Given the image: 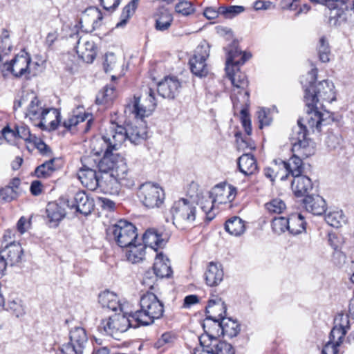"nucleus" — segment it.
Returning <instances> with one entry per match:
<instances>
[{"label":"nucleus","mask_w":354,"mask_h":354,"mask_svg":"<svg viewBox=\"0 0 354 354\" xmlns=\"http://www.w3.org/2000/svg\"><path fill=\"white\" fill-rule=\"evenodd\" d=\"M317 77V68H313L308 73L305 84L301 80L304 89V100L306 104V116L297 120V125L292 129L290 141L292 145V151L297 153L304 158H308L315 153L314 142L307 138V123L313 131L315 129L321 131L323 125L327 124V118L329 113H322L319 109L324 107V102H332L335 100L334 84L328 80L316 82Z\"/></svg>","instance_id":"obj_1"},{"label":"nucleus","mask_w":354,"mask_h":354,"mask_svg":"<svg viewBox=\"0 0 354 354\" xmlns=\"http://www.w3.org/2000/svg\"><path fill=\"white\" fill-rule=\"evenodd\" d=\"M100 171L104 174L101 176L99 187L111 194H118L122 186L130 188L134 185V180L129 176L124 158L110 149L104 151Z\"/></svg>","instance_id":"obj_2"},{"label":"nucleus","mask_w":354,"mask_h":354,"mask_svg":"<svg viewBox=\"0 0 354 354\" xmlns=\"http://www.w3.org/2000/svg\"><path fill=\"white\" fill-rule=\"evenodd\" d=\"M146 137L147 131L143 126L138 127L128 124L126 127H123L112 124L110 127V135L107 133L102 137V139L106 145L105 149H110L113 152L127 139H129L131 142L138 145Z\"/></svg>","instance_id":"obj_3"},{"label":"nucleus","mask_w":354,"mask_h":354,"mask_svg":"<svg viewBox=\"0 0 354 354\" xmlns=\"http://www.w3.org/2000/svg\"><path fill=\"white\" fill-rule=\"evenodd\" d=\"M140 309L130 314L138 324L149 325L155 319L161 318L164 313V304L157 296L150 292L144 294L140 300Z\"/></svg>","instance_id":"obj_4"},{"label":"nucleus","mask_w":354,"mask_h":354,"mask_svg":"<svg viewBox=\"0 0 354 354\" xmlns=\"http://www.w3.org/2000/svg\"><path fill=\"white\" fill-rule=\"evenodd\" d=\"M26 115L32 120H39L37 125L43 130L48 131L57 128L61 118L57 109L44 108L41 102L36 96L31 100Z\"/></svg>","instance_id":"obj_5"},{"label":"nucleus","mask_w":354,"mask_h":354,"mask_svg":"<svg viewBox=\"0 0 354 354\" xmlns=\"http://www.w3.org/2000/svg\"><path fill=\"white\" fill-rule=\"evenodd\" d=\"M172 223L178 229L184 230L193 225L196 216L194 203L185 198L175 201L171 207Z\"/></svg>","instance_id":"obj_6"},{"label":"nucleus","mask_w":354,"mask_h":354,"mask_svg":"<svg viewBox=\"0 0 354 354\" xmlns=\"http://www.w3.org/2000/svg\"><path fill=\"white\" fill-rule=\"evenodd\" d=\"M136 227L126 220H120L106 230L108 237L120 248H126L136 241Z\"/></svg>","instance_id":"obj_7"},{"label":"nucleus","mask_w":354,"mask_h":354,"mask_svg":"<svg viewBox=\"0 0 354 354\" xmlns=\"http://www.w3.org/2000/svg\"><path fill=\"white\" fill-rule=\"evenodd\" d=\"M313 3L325 5L329 10L328 24L331 26L348 23L351 0H309Z\"/></svg>","instance_id":"obj_8"},{"label":"nucleus","mask_w":354,"mask_h":354,"mask_svg":"<svg viewBox=\"0 0 354 354\" xmlns=\"http://www.w3.org/2000/svg\"><path fill=\"white\" fill-rule=\"evenodd\" d=\"M156 106L154 91L149 87L144 89L141 97L134 96L127 105L126 109L137 118H142L150 114Z\"/></svg>","instance_id":"obj_9"},{"label":"nucleus","mask_w":354,"mask_h":354,"mask_svg":"<svg viewBox=\"0 0 354 354\" xmlns=\"http://www.w3.org/2000/svg\"><path fill=\"white\" fill-rule=\"evenodd\" d=\"M131 326L129 318L124 313H118L102 320L98 330L117 339L119 333L127 331Z\"/></svg>","instance_id":"obj_10"},{"label":"nucleus","mask_w":354,"mask_h":354,"mask_svg":"<svg viewBox=\"0 0 354 354\" xmlns=\"http://www.w3.org/2000/svg\"><path fill=\"white\" fill-rule=\"evenodd\" d=\"M234 110H239L242 125L247 135L252 133V125L248 108L250 106L249 92L248 91H236L233 89L231 95Z\"/></svg>","instance_id":"obj_11"},{"label":"nucleus","mask_w":354,"mask_h":354,"mask_svg":"<svg viewBox=\"0 0 354 354\" xmlns=\"http://www.w3.org/2000/svg\"><path fill=\"white\" fill-rule=\"evenodd\" d=\"M138 197L147 208L160 207L165 200L164 191L159 186L147 183L140 187Z\"/></svg>","instance_id":"obj_12"},{"label":"nucleus","mask_w":354,"mask_h":354,"mask_svg":"<svg viewBox=\"0 0 354 354\" xmlns=\"http://www.w3.org/2000/svg\"><path fill=\"white\" fill-rule=\"evenodd\" d=\"M207 48L199 46L194 51V55L189 59V64L192 73L198 77H205L208 73L206 59L209 57Z\"/></svg>","instance_id":"obj_13"},{"label":"nucleus","mask_w":354,"mask_h":354,"mask_svg":"<svg viewBox=\"0 0 354 354\" xmlns=\"http://www.w3.org/2000/svg\"><path fill=\"white\" fill-rule=\"evenodd\" d=\"M70 342L64 344L62 352L74 351L75 354H82L88 337L86 330L82 327H75L69 333Z\"/></svg>","instance_id":"obj_14"},{"label":"nucleus","mask_w":354,"mask_h":354,"mask_svg":"<svg viewBox=\"0 0 354 354\" xmlns=\"http://www.w3.org/2000/svg\"><path fill=\"white\" fill-rule=\"evenodd\" d=\"M31 57L27 54L17 55L10 62L3 64L4 70L10 72L15 77H27L30 74Z\"/></svg>","instance_id":"obj_15"},{"label":"nucleus","mask_w":354,"mask_h":354,"mask_svg":"<svg viewBox=\"0 0 354 354\" xmlns=\"http://www.w3.org/2000/svg\"><path fill=\"white\" fill-rule=\"evenodd\" d=\"M209 193L217 204H226L232 202L235 198L236 188L226 183H222L215 185Z\"/></svg>","instance_id":"obj_16"},{"label":"nucleus","mask_w":354,"mask_h":354,"mask_svg":"<svg viewBox=\"0 0 354 354\" xmlns=\"http://www.w3.org/2000/svg\"><path fill=\"white\" fill-rule=\"evenodd\" d=\"M225 49L227 53L225 69H227L228 66L238 68L252 56L250 53L241 51L235 41Z\"/></svg>","instance_id":"obj_17"},{"label":"nucleus","mask_w":354,"mask_h":354,"mask_svg":"<svg viewBox=\"0 0 354 354\" xmlns=\"http://www.w3.org/2000/svg\"><path fill=\"white\" fill-rule=\"evenodd\" d=\"M67 206L75 208L76 210L85 216L90 214L94 209V201L89 197L85 192H78L74 196V202L70 204L67 201Z\"/></svg>","instance_id":"obj_18"},{"label":"nucleus","mask_w":354,"mask_h":354,"mask_svg":"<svg viewBox=\"0 0 354 354\" xmlns=\"http://www.w3.org/2000/svg\"><path fill=\"white\" fill-rule=\"evenodd\" d=\"M167 234L159 232L155 229L147 230L142 236L143 245L149 247L157 251L158 248H162L165 246L168 241Z\"/></svg>","instance_id":"obj_19"},{"label":"nucleus","mask_w":354,"mask_h":354,"mask_svg":"<svg viewBox=\"0 0 354 354\" xmlns=\"http://www.w3.org/2000/svg\"><path fill=\"white\" fill-rule=\"evenodd\" d=\"M180 83L176 77H167L158 84V94L163 98L174 99L179 93Z\"/></svg>","instance_id":"obj_20"},{"label":"nucleus","mask_w":354,"mask_h":354,"mask_svg":"<svg viewBox=\"0 0 354 354\" xmlns=\"http://www.w3.org/2000/svg\"><path fill=\"white\" fill-rule=\"evenodd\" d=\"M226 310V306L221 298L209 299L205 308L207 319L212 320L216 324L225 317Z\"/></svg>","instance_id":"obj_21"},{"label":"nucleus","mask_w":354,"mask_h":354,"mask_svg":"<svg viewBox=\"0 0 354 354\" xmlns=\"http://www.w3.org/2000/svg\"><path fill=\"white\" fill-rule=\"evenodd\" d=\"M1 255L10 266L17 265L21 261L24 250L19 243L12 242L0 250Z\"/></svg>","instance_id":"obj_22"},{"label":"nucleus","mask_w":354,"mask_h":354,"mask_svg":"<svg viewBox=\"0 0 354 354\" xmlns=\"http://www.w3.org/2000/svg\"><path fill=\"white\" fill-rule=\"evenodd\" d=\"M279 167L286 174V179L290 174L295 178L301 175L303 171V162L297 155H293L288 162L279 159Z\"/></svg>","instance_id":"obj_23"},{"label":"nucleus","mask_w":354,"mask_h":354,"mask_svg":"<svg viewBox=\"0 0 354 354\" xmlns=\"http://www.w3.org/2000/svg\"><path fill=\"white\" fill-rule=\"evenodd\" d=\"M302 202L306 211L314 215H322L326 212V201L319 195H307Z\"/></svg>","instance_id":"obj_24"},{"label":"nucleus","mask_w":354,"mask_h":354,"mask_svg":"<svg viewBox=\"0 0 354 354\" xmlns=\"http://www.w3.org/2000/svg\"><path fill=\"white\" fill-rule=\"evenodd\" d=\"M76 51L79 57L86 63H92L95 59L97 52L96 46L93 41H81L78 39Z\"/></svg>","instance_id":"obj_25"},{"label":"nucleus","mask_w":354,"mask_h":354,"mask_svg":"<svg viewBox=\"0 0 354 354\" xmlns=\"http://www.w3.org/2000/svg\"><path fill=\"white\" fill-rule=\"evenodd\" d=\"M292 189L297 197L310 195L313 185L310 178L306 176L299 175L293 178L291 183Z\"/></svg>","instance_id":"obj_26"},{"label":"nucleus","mask_w":354,"mask_h":354,"mask_svg":"<svg viewBox=\"0 0 354 354\" xmlns=\"http://www.w3.org/2000/svg\"><path fill=\"white\" fill-rule=\"evenodd\" d=\"M2 135L6 140L9 141L12 138H19L25 141H30L31 133L29 128L26 125L15 124L13 128L9 125L6 126L2 130Z\"/></svg>","instance_id":"obj_27"},{"label":"nucleus","mask_w":354,"mask_h":354,"mask_svg":"<svg viewBox=\"0 0 354 354\" xmlns=\"http://www.w3.org/2000/svg\"><path fill=\"white\" fill-rule=\"evenodd\" d=\"M223 270L220 263L210 262L205 273L206 283L209 286H218L223 279Z\"/></svg>","instance_id":"obj_28"},{"label":"nucleus","mask_w":354,"mask_h":354,"mask_svg":"<svg viewBox=\"0 0 354 354\" xmlns=\"http://www.w3.org/2000/svg\"><path fill=\"white\" fill-rule=\"evenodd\" d=\"M152 272L160 278L169 277L171 275L172 270L169 260L162 252L156 254Z\"/></svg>","instance_id":"obj_29"},{"label":"nucleus","mask_w":354,"mask_h":354,"mask_svg":"<svg viewBox=\"0 0 354 354\" xmlns=\"http://www.w3.org/2000/svg\"><path fill=\"white\" fill-rule=\"evenodd\" d=\"M78 177L82 184L88 189L95 190L100 185L101 177H99L96 171L80 169Z\"/></svg>","instance_id":"obj_30"},{"label":"nucleus","mask_w":354,"mask_h":354,"mask_svg":"<svg viewBox=\"0 0 354 354\" xmlns=\"http://www.w3.org/2000/svg\"><path fill=\"white\" fill-rule=\"evenodd\" d=\"M227 77L230 80L234 89L236 91H246L245 88L248 86V80L246 75L239 71L238 68H233L228 66L225 69Z\"/></svg>","instance_id":"obj_31"},{"label":"nucleus","mask_w":354,"mask_h":354,"mask_svg":"<svg viewBox=\"0 0 354 354\" xmlns=\"http://www.w3.org/2000/svg\"><path fill=\"white\" fill-rule=\"evenodd\" d=\"M239 171L245 176L255 174L258 169L257 160L250 153H243L238 158L237 161Z\"/></svg>","instance_id":"obj_32"},{"label":"nucleus","mask_w":354,"mask_h":354,"mask_svg":"<svg viewBox=\"0 0 354 354\" xmlns=\"http://www.w3.org/2000/svg\"><path fill=\"white\" fill-rule=\"evenodd\" d=\"M46 214L50 226L55 227L58 225L59 221L64 218L66 212L59 204L52 202L47 205Z\"/></svg>","instance_id":"obj_33"},{"label":"nucleus","mask_w":354,"mask_h":354,"mask_svg":"<svg viewBox=\"0 0 354 354\" xmlns=\"http://www.w3.org/2000/svg\"><path fill=\"white\" fill-rule=\"evenodd\" d=\"M221 333L230 338L236 337L240 332V325L231 318L223 317L216 324Z\"/></svg>","instance_id":"obj_34"},{"label":"nucleus","mask_w":354,"mask_h":354,"mask_svg":"<svg viewBox=\"0 0 354 354\" xmlns=\"http://www.w3.org/2000/svg\"><path fill=\"white\" fill-rule=\"evenodd\" d=\"M98 301L104 308H108L112 311L119 309L122 310V306L119 302L118 296L109 290L104 291L99 295Z\"/></svg>","instance_id":"obj_35"},{"label":"nucleus","mask_w":354,"mask_h":354,"mask_svg":"<svg viewBox=\"0 0 354 354\" xmlns=\"http://www.w3.org/2000/svg\"><path fill=\"white\" fill-rule=\"evenodd\" d=\"M173 21V16L169 11L165 8L158 9L156 15L155 28L158 31H165L168 30Z\"/></svg>","instance_id":"obj_36"},{"label":"nucleus","mask_w":354,"mask_h":354,"mask_svg":"<svg viewBox=\"0 0 354 354\" xmlns=\"http://www.w3.org/2000/svg\"><path fill=\"white\" fill-rule=\"evenodd\" d=\"M88 119L85 124L84 131L86 132L90 129L92 122V115L90 113L84 112L82 114L80 111L76 115H73L65 120L63 122L64 127L70 130L73 127L77 125L80 122H83Z\"/></svg>","instance_id":"obj_37"},{"label":"nucleus","mask_w":354,"mask_h":354,"mask_svg":"<svg viewBox=\"0 0 354 354\" xmlns=\"http://www.w3.org/2000/svg\"><path fill=\"white\" fill-rule=\"evenodd\" d=\"M127 249L126 256L127 260L132 263H136L142 261L145 255V247L142 243L136 244V242L131 243L126 247Z\"/></svg>","instance_id":"obj_38"},{"label":"nucleus","mask_w":354,"mask_h":354,"mask_svg":"<svg viewBox=\"0 0 354 354\" xmlns=\"http://www.w3.org/2000/svg\"><path fill=\"white\" fill-rule=\"evenodd\" d=\"M198 204L205 214L208 221H212L215 217L214 208L216 203L214 201V198L209 192L198 200Z\"/></svg>","instance_id":"obj_39"},{"label":"nucleus","mask_w":354,"mask_h":354,"mask_svg":"<svg viewBox=\"0 0 354 354\" xmlns=\"http://www.w3.org/2000/svg\"><path fill=\"white\" fill-rule=\"evenodd\" d=\"M288 231L293 235L305 232L306 222L304 217L301 214H292L288 218Z\"/></svg>","instance_id":"obj_40"},{"label":"nucleus","mask_w":354,"mask_h":354,"mask_svg":"<svg viewBox=\"0 0 354 354\" xmlns=\"http://www.w3.org/2000/svg\"><path fill=\"white\" fill-rule=\"evenodd\" d=\"M225 229L233 236H241L245 230V222L239 216H233L225 222Z\"/></svg>","instance_id":"obj_41"},{"label":"nucleus","mask_w":354,"mask_h":354,"mask_svg":"<svg viewBox=\"0 0 354 354\" xmlns=\"http://www.w3.org/2000/svg\"><path fill=\"white\" fill-rule=\"evenodd\" d=\"M55 158H51L41 165L37 166L35 170V175L39 178H47L52 176L56 168L55 167Z\"/></svg>","instance_id":"obj_42"},{"label":"nucleus","mask_w":354,"mask_h":354,"mask_svg":"<svg viewBox=\"0 0 354 354\" xmlns=\"http://www.w3.org/2000/svg\"><path fill=\"white\" fill-rule=\"evenodd\" d=\"M273 167H268L264 169V174L266 178L274 182L275 178H279L281 181L286 180V176L279 167V160H274Z\"/></svg>","instance_id":"obj_43"},{"label":"nucleus","mask_w":354,"mask_h":354,"mask_svg":"<svg viewBox=\"0 0 354 354\" xmlns=\"http://www.w3.org/2000/svg\"><path fill=\"white\" fill-rule=\"evenodd\" d=\"M317 52L319 60L322 62H328L330 56V48L328 41L324 37L320 38L318 46Z\"/></svg>","instance_id":"obj_44"},{"label":"nucleus","mask_w":354,"mask_h":354,"mask_svg":"<svg viewBox=\"0 0 354 354\" xmlns=\"http://www.w3.org/2000/svg\"><path fill=\"white\" fill-rule=\"evenodd\" d=\"M200 344L202 346V351H214L215 348V344L217 343L218 339L212 334L205 331L199 337Z\"/></svg>","instance_id":"obj_45"},{"label":"nucleus","mask_w":354,"mask_h":354,"mask_svg":"<svg viewBox=\"0 0 354 354\" xmlns=\"http://www.w3.org/2000/svg\"><path fill=\"white\" fill-rule=\"evenodd\" d=\"M138 3V0H131L122 10V12L120 15V21L117 23L116 28H121L124 26L128 19L131 16V10L134 11L136 8Z\"/></svg>","instance_id":"obj_46"},{"label":"nucleus","mask_w":354,"mask_h":354,"mask_svg":"<svg viewBox=\"0 0 354 354\" xmlns=\"http://www.w3.org/2000/svg\"><path fill=\"white\" fill-rule=\"evenodd\" d=\"M115 97V87L106 86L104 90L98 93L95 102L97 104H102L111 102Z\"/></svg>","instance_id":"obj_47"},{"label":"nucleus","mask_w":354,"mask_h":354,"mask_svg":"<svg viewBox=\"0 0 354 354\" xmlns=\"http://www.w3.org/2000/svg\"><path fill=\"white\" fill-rule=\"evenodd\" d=\"M245 10L243 6H230L228 7L221 6V16L225 19H232Z\"/></svg>","instance_id":"obj_48"},{"label":"nucleus","mask_w":354,"mask_h":354,"mask_svg":"<svg viewBox=\"0 0 354 354\" xmlns=\"http://www.w3.org/2000/svg\"><path fill=\"white\" fill-rule=\"evenodd\" d=\"M103 160V157L100 160L95 159L93 156H85L81 159L82 167L85 170L92 169L96 171L97 169L100 171V165Z\"/></svg>","instance_id":"obj_49"},{"label":"nucleus","mask_w":354,"mask_h":354,"mask_svg":"<svg viewBox=\"0 0 354 354\" xmlns=\"http://www.w3.org/2000/svg\"><path fill=\"white\" fill-rule=\"evenodd\" d=\"M265 206L266 209L271 214H281L286 208L285 203L280 198H274L267 203Z\"/></svg>","instance_id":"obj_50"},{"label":"nucleus","mask_w":354,"mask_h":354,"mask_svg":"<svg viewBox=\"0 0 354 354\" xmlns=\"http://www.w3.org/2000/svg\"><path fill=\"white\" fill-rule=\"evenodd\" d=\"M288 218L283 216L275 217L272 219V227L276 234H281L286 230H288Z\"/></svg>","instance_id":"obj_51"},{"label":"nucleus","mask_w":354,"mask_h":354,"mask_svg":"<svg viewBox=\"0 0 354 354\" xmlns=\"http://www.w3.org/2000/svg\"><path fill=\"white\" fill-rule=\"evenodd\" d=\"M175 11L183 16H188L194 12L195 8L190 1L180 0L175 6Z\"/></svg>","instance_id":"obj_52"},{"label":"nucleus","mask_w":354,"mask_h":354,"mask_svg":"<svg viewBox=\"0 0 354 354\" xmlns=\"http://www.w3.org/2000/svg\"><path fill=\"white\" fill-rule=\"evenodd\" d=\"M326 222L332 227H339L342 222L344 221L342 212H330L325 216Z\"/></svg>","instance_id":"obj_53"},{"label":"nucleus","mask_w":354,"mask_h":354,"mask_svg":"<svg viewBox=\"0 0 354 354\" xmlns=\"http://www.w3.org/2000/svg\"><path fill=\"white\" fill-rule=\"evenodd\" d=\"M346 333V330L342 328H339L337 326H335L330 333L328 341L335 343L337 345H340L343 342Z\"/></svg>","instance_id":"obj_54"},{"label":"nucleus","mask_w":354,"mask_h":354,"mask_svg":"<svg viewBox=\"0 0 354 354\" xmlns=\"http://www.w3.org/2000/svg\"><path fill=\"white\" fill-rule=\"evenodd\" d=\"M215 348L214 349V354H234V349L233 346L225 342L218 341L215 344Z\"/></svg>","instance_id":"obj_55"},{"label":"nucleus","mask_w":354,"mask_h":354,"mask_svg":"<svg viewBox=\"0 0 354 354\" xmlns=\"http://www.w3.org/2000/svg\"><path fill=\"white\" fill-rule=\"evenodd\" d=\"M176 337L171 332H165L155 342L154 346L156 348H160L165 345L173 343Z\"/></svg>","instance_id":"obj_56"},{"label":"nucleus","mask_w":354,"mask_h":354,"mask_svg":"<svg viewBox=\"0 0 354 354\" xmlns=\"http://www.w3.org/2000/svg\"><path fill=\"white\" fill-rule=\"evenodd\" d=\"M158 277L152 271H147L142 279V284L149 290L153 289L156 285Z\"/></svg>","instance_id":"obj_57"},{"label":"nucleus","mask_w":354,"mask_h":354,"mask_svg":"<svg viewBox=\"0 0 354 354\" xmlns=\"http://www.w3.org/2000/svg\"><path fill=\"white\" fill-rule=\"evenodd\" d=\"M19 196L12 188L5 187L0 190V199L4 202H10L17 198Z\"/></svg>","instance_id":"obj_58"},{"label":"nucleus","mask_w":354,"mask_h":354,"mask_svg":"<svg viewBox=\"0 0 354 354\" xmlns=\"http://www.w3.org/2000/svg\"><path fill=\"white\" fill-rule=\"evenodd\" d=\"M351 319V318L348 313L347 315L339 314L335 318V326H337L339 328H342L344 330L347 331L350 328Z\"/></svg>","instance_id":"obj_59"},{"label":"nucleus","mask_w":354,"mask_h":354,"mask_svg":"<svg viewBox=\"0 0 354 354\" xmlns=\"http://www.w3.org/2000/svg\"><path fill=\"white\" fill-rule=\"evenodd\" d=\"M6 309L7 310H11L17 317H19L25 313L24 308L21 301H17L15 300L9 301Z\"/></svg>","instance_id":"obj_60"},{"label":"nucleus","mask_w":354,"mask_h":354,"mask_svg":"<svg viewBox=\"0 0 354 354\" xmlns=\"http://www.w3.org/2000/svg\"><path fill=\"white\" fill-rule=\"evenodd\" d=\"M341 141L339 136L331 133L326 137V145L329 149H335L340 146Z\"/></svg>","instance_id":"obj_61"},{"label":"nucleus","mask_w":354,"mask_h":354,"mask_svg":"<svg viewBox=\"0 0 354 354\" xmlns=\"http://www.w3.org/2000/svg\"><path fill=\"white\" fill-rule=\"evenodd\" d=\"M35 147L42 156L48 157L50 158H53L51 149L42 140H38L35 142Z\"/></svg>","instance_id":"obj_62"},{"label":"nucleus","mask_w":354,"mask_h":354,"mask_svg":"<svg viewBox=\"0 0 354 354\" xmlns=\"http://www.w3.org/2000/svg\"><path fill=\"white\" fill-rule=\"evenodd\" d=\"M257 118L261 129L263 128L264 125H269L272 120L268 112L265 109H261L258 111Z\"/></svg>","instance_id":"obj_63"},{"label":"nucleus","mask_w":354,"mask_h":354,"mask_svg":"<svg viewBox=\"0 0 354 354\" xmlns=\"http://www.w3.org/2000/svg\"><path fill=\"white\" fill-rule=\"evenodd\" d=\"M340 345H337L335 343H333L330 341H328L324 346L322 354H337L338 352V346Z\"/></svg>","instance_id":"obj_64"}]
</instances>
